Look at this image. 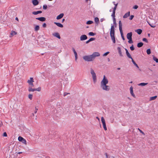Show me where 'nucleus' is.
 <instances>
[{"instance_id":"nucleus-1","label":"nucleus","mask_w":158,"mask_h":158,"mask_svg":"<svg viewBox=\"0 0 158 158\" xmlns=\"http://www.w3.org/2000/svg\"><path fill=\"white\" fill-rule=\"evenodd\" d=\"M34 82V81L33 78L32 77H30V79L27 80V82L29 84L28 91L30 92H34L35 91H40L41 90V88L40 87H39L36 89L32 88L34 86V85L33 84V82Z\"/></svg>"},{"instance_id":"nucleus-2","label":"nucleus","mask_w":158,"mask_h":158,"mask_svg":"<svg viewBox=\"0 0 158 158\" xmlns=\"http://www.w3.org/2000/svg\"><path fill=\"white\" fill-rule=\"evenodd\" d=\"M108 81L105 75L101 82V87L104 90L108 91L110 89V87L106 85L108 83Z\"/></svg>"},{"instance_id":"nucleus-3","label":"nucleus","mask_w":158,"mask_h":158,"mask_svg":"<svg viewBox=\"0 0 158 158\" xmlns=\"http://www.w3.org/2000/svg\"><path fill=\"white\" fill-rule=\"evenodd\" d=\"M110 34L113 42L114 44L115 43L116 41L114 36V25H112L111 26Z\"/></svg>"},{"instance_id":"nucleus-4","label":"nucleus","mask_w":158,"mask_h":158,"mask_svg":"<svg viewBox=\"0 0 158 158\" xmlns=\"http://www.w3.org/2000/svg\"><path fill=\"white\" fill-rule=\"evenodd\" d=\"M83 59L85 61H93L91 55L85 56L83 57Z\"/></svg>"},{"instance_id":"nucleus-5","label":"nucleus","mask_w":158,"mask_h":158,"mask_svg":"<svg viewBox=\"0 0 158 158\" xmlns=\"http://www.w3.org/2000/svg\"><path fill=\"white\" fill-rule=\"evenodd\" d=\"M90 73L92 75L94 82V83H95L96 81V74L95 73L94 70L92 69H90Z\"/></svg>"},{"instance_id":"nucleus-6","label":"nucleus","mask_w":158,"mask_h":158,"mask_svg":"<svg viewBox=\"0 0 158 158\" xmlns=\"http://www.w3.org/2000/svg\"><path fill=\"white\" fill-rule=\"evenodd\" d=\"M91 55L93 58V59L94 60L96 57L100 56V54L98 52H93V54Z\"/></svg>"},{"instance_id":"nucleus-7","label":"nucleus","mask_w":158,"mask_h":158,"mask_svg":"<svg viewBox=\"0 0 158 158\" xmlns=\"http://www.w3.org/2000/svg\"><path fill=\"white\" fill-rule=\"evenodd\" d=\"M87 38V37L86 35H81L80 37V40L81 41L84 40H86Z\"/></svg>"},{"instance_id":"nucleus-8","label":"nucleus","mask_w":158,"mask_h":158,"mask_svg":"<svg viewBox=\"0 0 158 158\" xmlns=\"http://www.w3.org/2000/svg\"><path fill=\"white\" fill-rule=\"evenodd\" d=\"M132 35V32H130L128 33L127 35V38L128 39H131Z\"/></svg>"},{"instance_id":"nucleus-9","label":"nucleus","mask_w":158,"mask_h":158,"mask_svg":"<svg viewBox=\"0 0 158 158\" xmlns=\"http://www.w3.org/2000/svg\"><path fill=\"white\" fill-rule=\"evenodd\" d=\"M125 50L126 52V55H127V56L129 58L131 59L132 60V59H133V58H132V57L131 56L130 54L128 52V50L126 48H125Z\"/></svg>"},{"instance_id":"nucleus-10","label":"nucleus","mask_w":158,"mask_h":158,"mask_svg":"<svg viewBox=\"0 0 158 158\" xmlns=\"http://www.w3.org/2000/svg\"><path fill=\"white\" fill-rule=\"evenodd\" d=\"M72 50L74 52L75 57V60L77 61V55L76 52L75 51L74 48H72Z\"/></svg>"},{"instance_id":"nucleus-11","label":"nucleus","mask_w":158,"mask_h":158,"mask_svg":"<svg viewBox=\"0 0 158 158\" xmlns=\"http://www.w3.org/2000/svg\"><path fill=\"white\" fill-rule=\"evenodd\" d=\"M53 36L59 39H60V36L58 32L52 34Z\"/></svg>"},{"instance_id":"nucleus-12","label":"nucleus","mask_w":158,"mask_h":158,"mask_svg":"<svg viewBox=\"0 0 158 158\" xmlns=\"http://www.w3.org/2000/svg\"><path fill=\"white\" fill-rule=\"evenodd\" d=\"M36 19L42 22L46 20V18L44 17L37 18Z\"/></svg>"},{"instance_id":"nucleus-13","label":"nucleus","mask_w":158,"mask_h":158,"mask_svg":"<svg viewBox=\"0 0 158 158\" xmlns=\"http://www.w3.org/2000/svg\"><path fill=\"white\" fill-rule=\"evenodd\" d=\"M32 3L34 6H36L39 4V2L38 0H33L32 1Z\"/></svg>"},{"instance_id":"nucleus-14","label":"nucleus","mask_w":158,"mask_h":158,"mask_svg":"<svg viewBox=\"0 0 158 158\" xmlns=\"http://www.w3.org/2000/svg\"><path fill=\"white\" fill-rule=\"evenodd\" d=\"M133 87L132 86L130 88L131 94L135 98V96L133 93Z\"/></svg>"},{"instance_id":"nucleus-15","label":"nucleus","mask_w":158,"mask_h":158,"mask_svg":"<svg viewBox=\"0 0 158 158\" xmlns=\"http://www.w3.org/2000/svg\"><path fill=\"white\" fill-rule=\"evenodd\" d=\"M64 15V14H63V13H61V14H60L59 15H58V16H57L56 19H61L63 17Z\"/></svg>"},{"instance_id":"nucleus-16","label":"nucleus","mask_w":158,"mask_h":158,"mask_svg":"<svg viewBox=\"0 0 158 158\" xmlns=\"http://www.w3.org/2000/svg\"><path fill=\"white\" fill-rule=\"evenodd\" d=\"M117 49L118 50V52L120 56L121 57L123 56V55L122 54L120 48L119 47H118L117 48Z\"/></svg>"},{"instance_id":"nucleus-17","label":"nucleus","mask_w":158,"mask_h":158,"mask_svg":"<svg viewBox=\"0 0 158 158\" xmlns=\"http://www.w3.org/2000/svg\"><path fill=\"white\" fill-rule=\"evenodd\" d=\"M54 23L59 27H63V25L59 23L54 22Z\"/></svg>"},{"instance_id":"nucleus-18","label":"nucleus","mask_w":158,"mask_h":158,"mask_svg":"<svg viewBox=\"0 0 158 158\" xmlns=\"http://www.w3.org/2000/svg\"><path fill=\"white\" fill-rule=\"evenodd\" d=\"M42 12L41 11H33L32 12V13L33 15H36L39 14H40L42 13Z\"/></svg>"},{"instance_id":"nucleus-19","label":"nucleus","mask_w":158,"mask_h":158,"mask_svg":"<svg viewBox=\"0 0 158 158\" xmlns=\"http://www.w3.org/2000/svg\"><path fill=\"white\" fill-rule=\"evenodd\" d=\"M130 15V12L129 11L127 13H126L123 16V18H127L128 16H129Z\"/></svg>"},{"instance_id":"nucleus-20","label":"nucleus","mask_w":158,"mask_h":158,"mask_svg":"<svg viewBox=\"0 0 158 158\" xmlns=\"http://www.w3.org/2000/svg\"><path fill=\"white\" fill-rule=\"evenodd\" d=\"M119 29L120 31L122 30V24L121 21H119Z\"/></svg>"},{"instance_id":"nucleus-21","label":"nucleus","mask_w":158,"mask_h":158,"mask_svg":"<svg viewBox=\"0 0 158 158\" xmlns=\"http://www.w3.org/2000/svg\"><path fill=\"white\" fill-rule=\"evenodd\" d=\"M148 84V83H141L138 85L139 86H144L146 85H147Z\"/></svg>"},{"instance_id":"nucleus-22","label":"nucleus","mask_w":158,"mask_h":158,"mask_svg":"<svg viewBox=\"0 0 158 158\" xmlns=\"http://www.w3.org/2000/svg\"><path fill=\"white\" fill-rule=\"evenodd\" d=\"M135 31L139 35L142 32V30L140 29H138Z\"/></svg>"},{"instance_id":"nucleus-23","label":"nucleus","mask_w":158,"mask_h":158,"mask_svg":"<svg viewBox=\"0 0 158 158\" xmlns=\"http://www.w3.org/2000/svg\"><path fill=\"white\" fill-rule=\"evenodd\" d=\"M101 121L103 124V125H106L105 120L104 118L103 117H101Z\"/></svg>"},{"instance_id":"nucleus-24","label":"nucleus","mask_w":158,"mask_h":158,"mask_svg":"<svg viewBox=\"0 0 158 158\" xmlns=\"http://www.w3.org/2000/svg\"><path fill=\"white\" fill-rule=\"evenodd\" d=\"M101 121L103 124V125H106L105 120L104 118L103 117H101Z\"/></svg>"},{"instance_id":"nucleus-25","label":"nucleus","mask_w":158,"mask_h":158,"mask_svg":"<svg viewBox=\"0 0 158 158\" xmlns=\"http://www.w3.org/2000/svg\"><path fill=\"white\" fill-rule=\"evenodd\" d=\"M16 34H17V32L14 31H11V33H10V35H11V36Z\"/></svg>"},{"instance_id":"nucleus-26","label":"nucleus","mask_w":158,"mask_h":158,"mask_svg":"<svg viewBox=\"0 0 158 158\" xmlns=\"http://www.w3.org/2000/svg\"><path fill=\"white\" fill-rule=\"evenodd\" d=\"M143 45V43L142 42H140L137 44V47L138 48H140L142 47Z\"/></svg>"},{"instance_id":"nucleus-27","label":"nucleus","mask_w":158,"mask_h":158,"mask_svg":"<svg viewBox=\"0 0 158 158\" xmlns=\"http://www.w3.org/2000/svg\"><path fill=\"white\" fill-rule=\"evenodd\" d=\"M157 96H155L153 97H151L150 98V100L151 101V100H154L155 99L157 98Z\"/></svg>"},{"instance_id":"nucleus-28","label":"nucleus","mask_w":158,"mask_h":158,"mask_svg":"<svg viewBox=\"0 0 158 158\" xmlns=\"http://www.w3.org/2000/svg\"><path fill=\"white\" fill-rule=\"evenodd\" d=\"M120 31V33H121V37H122V38L123 39V40H125V38L124 37V36H123V31Z\"/></svg>"},{"instance_id":"nucleus-29","label":"nucleus","mask_w":158,"mask_h":158,"mask_svg":"<svg viewBox=\"0 0 158 158\" xmlns=\"http://www.w3.org/2000/svg\"><path fill=\"white\" fill-rule=\"evenodd\" d=\"M132 61L133 64L135 65L138 68H139V67L137 65V64L135 62V61H134V60H133V59H132Z\"/></svg>"},{"instance_id":"nucleus-30","label":"nucleus","mask_w":158,"mask_h":158,"mask_svg":"<svg viewBox=\"0 0 158 158\" xmlns=\"http://www.w3.org/2000/svg\"><path fill=\"white\" fill-rule=\"evenodd\" d=\"M40 29V27L38 25H36L35 27V31H37L39 30Z\"/></svg>"},{"instance_id":"nucleus-31","label":"nucleus","mask_w":158,"mask_h":158,"mask_svg":"<svg viewBox=\"0 0 158 158\" xmlns=\"http://www.w3.org/2000/svg\"><path fill=\"white\" fill-rule=\"evenodd\" d=\"M93 23V22L92 21L89 20L86 22V23L87 24H90Z\"/></svg>"},{"instance_id":"nucleus-32","label":"nucleus","mask_w":158,"mask_h":158,"mask_svg":"<svg viewBox=\"0 0 158 158\" xmlns=\"http://www.w3.org/2000/svg\"><path fill=\"white\" fill-rule=\"evenodd\" d=\"M23 139V138L21 136H19L18 138V139L19 140V141L21 142Z\"/></svg>"},{"instance_id":"nucleus-33","label":"nucleus","mask_w":158,"mask_h":158,"mask_svg":"<svg viewBox=\"0 0 158 158\" xmlns=\"http://www.w3.org/2000/svg\"><path fill=\"white\" fill-rule=\"evenodd\" d=\"M94 21L96 23H98L99 21V19L98 18V17H95L94 18Z\"/></svg>"},{"instance_id":"nucleus-34","label":"nucleus","mask_w":158,"mask_h":158,"mask_svg":"<svg viewBox=\"0 0 158 158\" xmlns=\"http://www.w3.org/2000/svg\"><path fill=\"white\" fill-rule=\"evenodd\" d=\"M33 95L32 94H29L28 95V98L31 100L32 98Z\"/></svg>"},{"instance_id":"nucleus-35","label":"nucleus","mask_w":158,"mask_h":158,"mask_svg":"<svg viewBox=\"0 0 158 158\" xmlns=\"http://www.w3.org/2000/svg\"><path fill=\"white\" fill-rule=\"evenodd\" d=\"M147 53L149 55L151 53V50L149 48L147 49Z\"/></svg>"},{"instance_id":"nucleus-36","label":"nucleus","mask_w":158,"mask_h":158,"mask_svg":"<svg viewBox=\"0 0 158 158\" xmlns=\"http://www.w3.org/2000/svg\"><path fill=\"white\" fill-rule=\"evenodd\" d=\"M89 35L90 36H94L95 35V33L93 32H90L89 33Z\"/></svg>"},{"instance_id":"nucleus-37","label":"nucleus","mask_w":158,"mask_h":158,"mask_svg":"<svg viewBox=\"0 0 158 158\" xmlns=\"http://www.w3.org/2000/svg\"><path fill=\"white\" fill-rule=\"evenodd\" d=\"M21 142L22 143H23L25 145L27 144V142H26V140L24 139H23L21 141Z\"/></svg>"},{"instance_id":"nucleus-38","label":"nucleus","mask_w":158,"mask_h":158,"mask_svg":"<svg viewBox=\"0 0 158 158\" xmlns=\"http://www.w3.org/2000/svg\"><path fill=\"white\" fill-rule=\"evenodd\" d=\"M147 23H148L149 25L152 27L154 28L156 27L155 25H152L149 22H148V21H147Z\"/></svg>"},{"instance_id":"nucleus-39","label":"nucleus","mask_w":158,"mask_h":158,"mask_svg":"<svg viewBox=\"0 0 158 158\" xmlns=\"http://www.w3.org/2000/svg\"><path fill=\"white\" fill-rule=\"evenodd\" d=\"M153 60L154 61H155L156 63H158V59L155 57L154 56L153 57Z\"/></svg>"},{"instance_id":"nucleus-40","label":"nucleus","mask_w":158,"mask_h":158,"mask_svg":"<svg viewBox=\"0 0 158 158\" xmlns=\"http://www.w3.org/2000/svg\"><path fill=\"white\" fill-rule=\"evenodd\" d=\"M128 40V42L130 44H132L133 43V41L132 40V39H129Z\"/></svg>"},{"instance_id":"nucleus-41","label":"nucleus","mask_w":158,"mask_h":158,"mask_svg":"<svg viewBox=\"0 0 158 158\" xmlns=\"http://www.w3.org/2000/svg\"><path fill=\"white\" fill-rule=\"evenodd\" d=\"M130 49L131 51H133L134 50V48L133 45H132V46L130 47Z\"/></svg>"},{"instance_id":"nucleus-42","label":"nucleus","mask_w":158,"mask_h":158,"mask_svg":"<svg viewBox=\"0 0 158 158\" xmlns=\"http://www.w3.org/2000/svg\"><path fill=\"white\" fill-rule=\"evenodd\" d=\"M47 8V6L46 5H44L43 6V9L44 10H46Z\"/></svg>"},{"instance_id":"nucleus-43","label":"nucleus","mask_w":158,"mask_h":158,"mask_svg":"<svg viewBox=\"0 0 158 158\" xmlns=\"http://www.w3.org/2000/svg\"><path fill=\"white\" fill-rule=\"evenodd\" d=\"M109 52H107L106 53H104L103 55V56H107L108 54H109Z\"/></svg>"},{"instance_id":"nucleus-44","label":"nucleus","mask_w":158,"mask_h":158,"mask_svg":"<svg viewBox=\"0 0 158 158\" xmlns=\"http://www.w3.org/2000/svg\"><path fill=\"white\" fill-rule=\"evenodd\" d=\"M142 40H143V41H145V42L146 43H148V41L147 39L146 38H143Z\"/></svg>"},{"instance_id":"nucleus-45","label":"nucleus","mask_w":158,"mask_h":158,"mask_svg":"<svg viewBox=\"0 0 158 158\" xmlns=\"http://www.w3.org/2000/svg\"><path fill=\"white\" fill-rule=\"evenodd\" d=\"M95 38H90L89 40V41L90 42L91 41H93V40H95Z\"/></svg>"},{"instance_id":"nucleus-46","label":"nucleus","mask_w":158,"mask_h":158,"mask_svg":"<svg viewBox=\"0 0 158 158\" xmlns=\"http://www.w3.org/2000/svg\"><path fill=\"white\" fill-rule=\"evenodd\" d=\"M138 7V6L136 5L134 6L133 7V8L135 9H137Z\"/></svg>"},{"instance_id":"nucleus-47","label":"nucleus","mask_w":158,"mask_h":158,"mask_svg":"<svg viewBox=\"0 0 158 158\" xmlns=\"http://www.w3.org/2000/svg\"><path fill=\"white\" fill-rule=\"evenodd\" d=\"M138 130H139V131L140 133H142L143 135H145L143 131H142L141 130H140L139 128H138Z\"/></svg>"},{"instance_id":"nucleus-48","label":"nucleus","mask_w":158,"mask_h":158,"mask_svg":"<svg viewBox=\"0 0 158 158\" xmlns=\"http://www.w3.org/2000/svg\"><path fill=\"white\" fill-rule=\"evenodd\" d=\"M134 17V16L133 15H131L130 16V17L129 18V19L130 20H131L133 19Z\"/></svg>"},{"instance_id":"nucleus-49","label":"nucleus","mask_w":158,"mask_h":158,"mask_svg":"<svg viewBox=\"0 0 158 158\" xmlns=\"http://www.w3.org/2000/svg\"><path fill=\"white\" fill-rule=\"evenodd\" d=\"M103 127L104 130L106 131L107 130V128L106 125H103Z\"/></svg>"},{"instance_id":"nucleus-50","label":"nucleus","mask_w":158,"mask_h":158,"mask_svg":"<svg viewBox=\"0 0 158 158\" xmlns=\"http://www.w3.org/2000/svg\"><path fill=\"white\" fill-rule=\"evenodd\" d=\"M3 136H5V137L7 136V135L6 133V132H4L3 134Z\"/></svg>"},{"instance_id":"nucleus-51","label":"nucleus","mask_w":158,"mask_h":158,"mask_svg":"<svg viewBox=\"0 0 158 158\" xmlns=\"http://www.w3.org/2000/svg\"><path fill=\"white\" fill-rule=\"evenodd\" d=\"M46 24L45 23H44L42 25L43 27H46Z\"/></svg>"},{"instance_id":"nucleus-52","label":"nucleus","mask_w":158,"mask_h":158,"mask_svg":"<svg viewBox=\"0 0 158 158\" xmlns=\"http://www.w3.org/2000/svg\"><path fill=\"white\" fill-rule=\"evenodd\" d=\"M68 94H70V93L65 92L64 93V96H66V95H67Z\"/></svg>"},{"instance_id":"nucleus-53","label":"nucleus","mask_w":158,"mask_h":158,"mask_svg":"<svg viewBox=\"0 0 158 158\" xmlns=\"http://www.w3.org/2000/svg\"><path fill=\"white\" fill-rule=\"evenodd\" d=\"M38 110V109L37 108H36V107H35V111L34 112L35 113V114H36L37 113Z\"/></svg>"},{"instance_id":"nucleus-54","label":"nucleus","mask_w":158,"mask_h":158,"mask_svg":"<svg viewBox=\"0 0 158 158\" xmlns=\"http://www.w3.org/2000/svg\"><path fill=\"white\" fill-rule=\"evenodd\" d=\"M112 16L113 17V18H115V14L114 13V14L113 13L112 15Z\"/></svg>"},{"instance_id":"nucleus-55","label":"nucleus","mask_w":158,"mask_h":158,"mask_svg":"<svg viewBox=\"0 0 158 158\" xmlns=\"http://www.w3.org/2000/svg\"><path fill=\"white\" fill-rule=\"evenodd\" d=\"M116 8H117L116 6H115L113 10H115L116 9Z\"/></svg>"},{"instance_id":"nucleus-56","label":"nucleus","mask_w":158,"mask_h":158,"mask_svg":"<svg viewBox=\"0 0 158 158\" xmlns=\"http://www.w3.org/2000/svg\"><path fill=\"white\" fill-rule=\"evenodd\" d=\"M113 21L114 22V23H115V18H113Z\"/></svg>"},{"instance_id":"nucleus-57","label":"nucleus","mask_w":158,"mask_h":158,"mask_svg":"<svg viewBox=\"0 0 158 158\" xmlns=\"http://www.w3.org/2000/svg\"><path fill=\"white\" fill-rule=\"evenodd\" d=\"M89 42H90L89 41V40H88L86 42V44H88V43H89Z\"/></svg>"},{"instance_id":"nucleus-58","label":"nucleus","mask_w":158,"mask_h":158,"mask_svg":"<svg viewBox=\"0 0 158 158\" xmlns=\"http://www.w3.org/2000/svg\"><path fill=\"white\" fill-rule=\"evenodd\" d=\"M106 157V158H108V155L107 153H106L105 154Z\"/></svg>"},{"instance_id":"nucleus-59","label":"nucleus","mask_w":158,"mask_h":158,"mask_svg":"<svg viewBox=\"0 0 158 158\" xmlns=\"http://www.w3.org/2000/svg\"><path fill=\"white\" fill-rule=\"evenodd\" d=\"M103 20H104V19H103V18H102V19H100V21H101V22H102V21H103Z\"/></svg>"},{"instance_id":"nucleus-60","label":"nucleus","mask_w":158,"mask_h":158,"mask_svg":"<svg viewBox=\"0 0 158 158\" xmlns=\"http://www.w3.org/2000/svg\"><path fill=\"white\" fill-rule=\"evenodd\" d=\"M96 118L98 120V121H99V120H100L99 118L98 117H96Z\"/></svg>"},{"instance_id":"nucleus-61","label":"nucleus","mask_w":158,"mask_h":158,"mask_svg":"<svg viewBox=\"0 0 158 158\" xmlns=\"http://www.w3.org/2000/svg\"><path fill=\"white\" fill-rule=\"evenodd\" d=\"M115 10H113V13L114 14V13L115 14Z\"/></svg>"},{"instance_id":"nucleus-62","label":"nucleus","mask_w":158,"mask_h":158,"mask_svg":"<svg viewBox=\"0 0 158 158\" xmlns=\"http://www.w3.org/2000/svg\"><path fill=\"white\" fill-rule=\"evenodd\" d=\"M15 19L17 20L18 21H19V19H18V18H17V17H16L15 18Z\"/></svg>"},{"instance_id":"nucleus-63","label":"nucleus","mask_w":158,"mask_h":158,"mask_svg":"<svg viewBox=\"0 0 158 158\" xmlns=\"http://www.w3.org/2000/svg\"><path fill=\"white\" fill-rule=\"evenodd\" d=\"M22 153V152H18V154H20Z\"/></svg>"},{"instance_id":"nucleus-64","label":"nucleus","mask_w":158,"mask_h":158,"mask_svg":"<svg viewBox=\"0 0 158 158\" xmlns=\"http://www.w3.org/2000/svg\"><path fill=\"white\" fill-rule=\"evenodd\" d=\"M150 34L149 33H148V36L149 37L150 36Z\"/></svg>"}]
</instances>
